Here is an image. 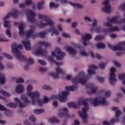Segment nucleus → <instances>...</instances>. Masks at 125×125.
I'll list each match as a JSON object with an SVG mask.
<instances>
[{
    "label": "nucleus",
    "instance_id": "nucleus-1",
    "mask_svg": "<svg viewBox=\"0 0 125 125\" xmlns=\"http://www.w3.org/2000/svg\"><path fill=\"white\" fill-rule=\"evenodd\" d=\"M22 49L23 46L21 44L17 45V44L14 43L12 46V51L13 53L15 54L17 59L21 62H28L30 65H34L35 62H34V60L32 58H29L27 59L25 56L22 55V52L20 50H22Z\"/></svg>",
    "mask_w": 125,
    "mask_h": 125
},
{
    "label": "nucleus",
    "instance_id": "nucleus-2",
    "mask_svg": "<svg viewBox=\"0 0 125 125\" xmlns=\"http://www.w3.org/2000/svg\"><path fill=\"white\" fill-rule=\"evenodd\" d=\"M121 20L120 21H118V17H114L111 18L108 20V22H104L103 24V25L104 27H107L109 28L108 29H112V31H111V33L113 32H119L120 31V28L118 26L113 27V23L115 24H121Z\"/></svg>",
    "mask_w": 125,
    "mask_h": 125
},
{
    "label": "nucleus",
    "instance_id": "nucleus-3",
    "mask_svg": "<svg viewBox=\"0 0 125 125\" xmlns=\"http://www.w3.org/2000/svg\"><path fill=\"white\" fill-rule=\"evenodd\" d=\"M87 76H85L84 72H81L79 73L78 76L74 77L72 79L71 82L74 84H77V83H81L83 85L86 84V79Z\"/></svg>",
    "mask_w": 125,
    "mask_h": 125
},
{
    "label": "nucleus",
    "instance_id": "nucleus-4",
    "mask_svg": "<svg viewBox=\"0 0 125 125\" xmlns=\"http://www.w3.org/2000/svg\"><path fill=\"white\" fill-rule=\"evenodd\" d=\"M83 103L84 105V107L82 108V111L79 112V114L80 116L82 119L83 123V124H88V119H87L88 115H87V113L86 112L88 111V110H89V107L87 106V104L85 101H83Z\"/></svg>",
    "mask_w": 125,
    "mask_h": 125
},
{
    "label": "nucleus",
    "instance_id": "nucleus-5",
    "mask_svg": "<svg viewBox=\"0 0 125 125\" xmlns=\"http://www.w3.org/2000/svg\"><path fill=\"white\" fill-rule=\"evenodd\" d=\"M18 14H19V11L17 9H14L13 12L9 13L6 16L3 18L4 21V27L5 28H10V21H6L9 17H13L15 19L18 18Z\"/></svg>",
    "mask_w": 125,
    "mask_h": 125
},
{
    "label": "nucleus",
    "instance_id": "nucleus-6",
    "mask_svg": "<svg viewBox=\"0 0 125 125\" xmlns=\"http://www.w3.org/2000/svg\"><path fill=\"white\" fill-rule=\"evenodd\" d=\"M21 99L23 103L21 102V101L18 98H15L14 99L15 102L18 103L20 108H25V107L29 106V104L31 103V101L25 94H23L21 96Z\"/></svg>",
    "mask_w": 125,
    "mask_h": 125
},
{
    "label": "nucleus",
    "instance_id": "nucleus-7",
    "mask_svg": "<svg viewBox=\"0 0 125 125\" xmlns=\"http://www.w3.org/2000/svg\"><path fill=\"white\" fill-rule=\"evenodd\" d=\"M39 19H44L45 23H43L42 21L40 22L39 26L40 28H44L46 26H53V21L48 18L46 15L39 14Z\"/></svg>",
    "mask_w": 125,
    "mask_h": 125
},
{
    "label": "nucleus",
    "instance_id": "nucleus-8",
    "mask_svg": "<svg viewBox=\"0 0 125 125\" xmlns=\"http://www.w3.org/2000/svg\"><path fill=\"white\" fill-rule=\"evenodd\" d=\"M27 94L30 98H31V100H33V103H35L34 98L35 97V98H38L39 96H40V92L38 91H36L34 92H32V90H33V86L32 85L29 84L27 86Z\"/></svg>",
    "mask_w": 125,
    "mask_h": 125
},
{
    "label": "nucleus",
    "instance_id": "nucleus-9",
    "mask_svg": "<svg viewBox=\"0 0 125 125\" xmlns=\"http://www.w3.org/2000/svg\"><path fill=\"white\" fill-rule=\"evenodd\" d=\"M55 52L57 54V55L54 51H52L51 54L52 56H53L54 57L56 56L57 60H60L61 61V60H63V57H64V56H66V53L62 52L61 49L60 48H56Z\"/></svg>",
    "mask_w": 125,
    "mask_h": 125
},
{
    "label": "nucleus",
    "instance_id": "nucleus-10",
    "mask_svg": "<svg viewBox=\"0 0 125 125\" xmlns=\"http://www.w3.org/2000/svg\"><path fill=\"white\" fill-rule=\"evenodd\" d=\"M116 72V68L115 67H111L110 68V73L109 74V83L111 85L114 86L115 85V83H117V79L116 77V74L115 73Z\"/></svg>",
    "mask_w": 125,
    "mask_h": 125
},
{
    "label": "nucleus",
    "instance_id": "nucleus-11",
    "mask_svg": "<svg viewBox=\"0 0 125 125\" xmlns=\"http://www.w3.org/2000/svg\"><path fill=\"white\" fill-rule=\"evenodd\" d=\"M59 74L65 75V72H64V70L60 67H57L56 69V73L54 72H49L48 75L49 76L52 77L55 80H58V79H59Z\"/></svg>",
    "mask_w": 125,
    "mask_h": 125
},
{
    "label": "nucleus",
    "instance_id": "nucleus-12",
    "mask_svg": "<svg viewBox=\"0 0 125 125\" xmlns=\"http://www.w3.org/2000/svg\"><path fill=\"white\" fill-rule=\"evenodd\" d=\"M25 13L27 16V21L30 22V23H34V22H35L36 14L32 10L29 9L25 10Z\"/></svg>",
    "mask_w": 125,
    "mask_h": 125
},
{
    "label": "nucleus",
    "instance_id": "nucleus-13",
    "mask_svg": "<svg viewBox=\"0 0 125 125\" xmlns=\"http://www.w3.org/2000/svg\"><path fill=\"white\" fill-rule=\"evenodd\" d=\"M104 7L102 8V11L105 13H109L111 11V5L110 4V0H106L103 2Z\"/></svg>",
    "mask_w": 125,
    "mask_h": 125
},
{
    "label": "nucleus",
    "instance_id": "nucleus-14",
    "mask_svg": "<svg viewBox=\"0 0 125 125\" xmlns=\"http://www.w3.org/2000/svg\"><path fill=\"white\" fill-rule=\"evenodd\" d=\"M95 32L96 33H105V34H109V33H111V31H112V29L110 28V29H107V28H105V29H103V28H102V27H100V26H97L94 29Z\"/></svg>",
    "mask_w": 125,
    "mask_h": 125
},
{
    "label": "nucleus",
    "instance_id": "nucleus-15",
    "mask_svg": "<svg viewBox=\"0 0 125 125\" xmlns=\"http://www.w3.org/2000/svg\"><path fill=\"white\" fill-rule=\"evenodd\" d=\"M68 95H69V92H66V91H62V95H58V99H59V101H60L61 102H65Z\"/></svg>",
    "mask_w": 125,
    "mask_h": 125
},
{
    "label": "nucleus",
    "instance_id": "nucleus-16",
    "mask_svg": "<svg viewBox=\"0 0 125 125\" xmlns=\"http://www.w3.org/2000/svg\"><path fill=\"white\" fill-rule=\"evenodd\" d=\"M14 25L15 26H19V34L20 36H21V37H23L24 36V28H25V25L23 23H21L19 24V23L17 22H14Z\"/></svg>",
    "mask_w": 125,
    "mask_h": 125
},
{
    "label": "nucleus",
    "instance_id": "nucleus-17",
    "mask_svg": "<svg viewBox=\"0 0 125 125\" xmlns=\"http://www.w3.org/2000/svg\"><path fill=\"white\" fill-rule=\"evenodd\" d=\"M62 110L63 112L59 113L58 117L60 118H71V115L69 114L67 108L64 107Z\"/></svg>",
    "mask_w": 125,
    "mask_h": 125
},
{
    "label": "nucleus",
    "instance_id": "nucleus-18",
    "mask_svg": "<svg viewBox=\"0 0 125 125\" xmlns=\"http://www.w3.org/2000/svg\"><path fill=\"white\" fill-rule=\"evenodd\" d=\"M89 69L87 70L88 75H95V70H97V66L94 65H89L88 66Z\"/></svg>",
    "mask_w": 125,
    "mask_h": 125
},
{
    "label": "nucleus",
    "instance_id": "nucleus-19",
    "mask_svg": "<svg viewBox=\"0 0 125 125\" xmlns=\"http://www.w3.org/2000/svg\"><path fill=\"white\" fill-rule=\"evenodd\" d=\"M99 104V105H102L103 106H107L109 103L107 102L106 98L104 97H98Z\"/></svg>",
    "mask_w": 125,
    "mask_h": 125
},
{
    "label": "nucleus",
    "instance_id": "nucleus-20",
    "mask_svg": "<svg viewBox=\"0 0 125 125\" xmlns=\"http://www.w3.org/2000/svg\"><path fill=\"white\" fill-rule=\"evenodd\" d=\"M36 30V27L34 25H31L30 27V30L27 31L26 33V38H30L32 36H33V34H34V32Z\"/></svg>",
    "mask_w": 125,
    "mask_h": 125
},
{
    "label": "nucleus",
    "instance_id": "nucleus-21",
    "mask_svg": "<svg viewBox=\"0 0 125 125\" xmlns=\"http://www.w3.org/2000/svg\"><path fill=\"white\" fill-rule=\"evenodd\" d=\"M40 96H41V94H40V95L38 98L34 97V102H33V100H31L32 102V104L33 105H36V104H37V103H38V104L40 106H42V104H44V103H43V101L40 99Z\"/></svg>",
    "mask_w": 125,
    "mask_h": 125
},
{
    "label": "nucleus",
    "instance_id": "nucleus-22",
    "mask_svg": "<svg viewBox=\"0 0 125 125\" xmlns=\"http://www.w3.org/2000/svg\"><path fill=\"white\" fill-rule=\"evenodd\" d=\"M90 103L91 105H93L94 107L99 106V101L98 98H95L94 99L90 98Z\"/></svg>",
    "mask_w": 125,
    "mask_h": 125
},
{
    "label": "nucleus",
    "instance_id": "nucleus-23",
    "mask_svg": "<svg viewBox=\"0 0 125 125\" xmlns=\"http://www.w3.org/2000/svg\"><path fill=\"white\" fill-rule=\"evenodd\" d=\"M22 43L24 45L26 50H31L32 47H31V42L29 41H22Z\"/></svg>",
    "mask_w": 125,
    "mask_h": 125
},
{
    "label": "nucleus",
    "instance_id": "nucleus-24",
    "mask_svg": "<svg viewBox=\"0 0 125 125\" xmlns=\"http://www.w3.org/2000/svg\"><path fill=\"white\" fill-rule=\"evenodd\" d=\"M35 54L36 55H42L44 56L47 54V52L45 50L42 49V48H39L38 50L36 51Z\"/></svg>",
    "mask_w": 125,
    "mask_h": 125
},
{
    "label": "nucleus",
    "instance_id": "nucleus-25",
    "mask_svg": "<svg viewBox=\"0 0 125 125\" xmlns=\"http://www.w3.org/2000/svg\"><path fill=\"white\" fill-rule=\"evenodd\" d=\"M25 88L24 86L21 84L18 85L16 87V91L17 93H23Z\"/></svg>",
    "mask_w": 125,
    "mask_h": 125
},
{
    "label": "nucleus",
    "instance_id": "nucleus-26",
    "mask_svg": "<svg viewBox=\"0 0 125 125\" xmlns=\"http://www.w3.org/2000/svg\"><path fill=\"white\" fill-rule=\"evenodd\" d=\"M66 50L69 52L70 54L73 55V56H75L76 54H77V50L74 48V47L71 46H69L66 47Z\"/></svg>",
    "mask_w": 125,
    "mask_h": 125
},
{
    "label": "nucleus",
    "instance_id": "nucleus-27",
    "mask_svg": "<svg viewBox=\"0 0 125 125\" xmlns=\"http://www.w3.org/2000/svg\"><path fill=\"white\" fill-rule=\"evenodd\" d=\"M48 59L49 61H50V63H54V64H55V65H56V66H61V65H63L62 62H58L55 61L53 59V58L51 56H49L48 57Z\"/></svg>",
    "mask_w": 125,
    "mask_h": 125
},
{
    "label": "nucleus",
    "instance_id": "nucleus-28",
    "mask_svg": "<svg viewBox=\"0 0 125 125\" xmlns=\"http://www.w3.org/2000/svg\"><path fill=\"white\" fill-rule=\"evenodd\" d=\"M78 88V85H73L71 86H66L65 90H67L66 92H68V91H74L75 89H77Z\"/></svg>",
    "mask_w": 125,
    "mask_h": 125
},
{
    "label": "nucleus",
    "instance_id": "nucleus-29",
    "mask_svg": "<svg viewBox=\"0 0 125 125\" xmlns=\"http://www.w3.org/2000/svg\"><path fill=\"white\" fill-rule=\"evenodd\" d=\"M69 4L72 5V6H73V7H76V8H83V5L79 3H73L72 2H70Z\"/></svg>",
    "mask_w": 125,
    "mask_h": 125
},
{
    "label": "nucleus",
    "instance_id": "nucleus-30",
    "mask_svg": "<svg viewBox=\"0 0 125 125\" xmlns=\"http://www.w3.org/2000/svg\"><path fill=\"white\" fill-rule=\"evenodd\" d=\"M91 39H92V35L90 34H86L82 36L83 41H88V40H91Z\"/></svg>",
    "mask_w": 125,
    "mask_h": 125
},
{
    "label": "nucleus",
    "instance_id": "nucleus-31",
    "mask_svg": "<svg viewBox=\"0 0 125 125\" xmlns=\"http://www.w3.org/2000/svg\"><path fill=\"white\" fill-rule=\"evenodd\" d=\"M5 83V75L0 72V83L4 84Z\"/></svg>",
    "mask_w": 125,
    "mask_h": 125
},
{
    "label": "nucleus",
    "instance_id": "nucleus-32",
    "mask_svg": "<svg viewBox=\"0 0 125 125\" xmlns=\"http://www.w3.org/2000/svg\"><path fill=\"white\" fill-rule=\"evenodd\" d=\"M49 121L51 124H59L60 121L56 117H52L49 119Z\"/></svg>",
    "mask_w": 125,
    "mask_h": 125
},
{
    "label": "nucleus",
    "instance_id": "nucleus-33",
    "mask_svg": "<svg viewBox=\"0 0 125 125\" xmlns=\"http://www.w3.org/2000/svg\"><path fill=\"white\" fill-rule=\"evenodd\" d=\"M39 44H41V45H44V46L46 47H49L51 46V44L50 42L44 41L39 42Z\"/></svg>",
    "mask_w": 125,
    "mask_h": 125
},
{
    "label": "nucleus",
    "instance_id": "nucleus-34",
    "mask_svg": "<svg viewBox=\"0 0 125 125\" xmlns=\"http://www.w3.org/2000/svg\"><path fill=\"white\" fill-rule=\"evenodd\" d=\"M44 4V1H42L39 2L37 4V8L39 10H42L43 9V5Z\"/></svg>",
    "mask_w": 125,
    "mask_h": 125
},
{
    "label": "nucleus",
    "instance_id": "nucleus-35",
    "mask_svg": "<svg viewBox=\"0 0 125 125\" xmlns=\"http://www.w3.org/2000/svg\"><path fill=\"white\" fill-rule=\"evenodd\" d=\"M118 78L121 81H123V84L124 85H125V73H123L122 74L119 75L118 76Z\"/></svg>",
    "mask_w": 125,
    "mask_h": 125
},
{
    "label": "nucleus",
    "instance_id": "nucleus-36",
    "mask_svg": "<svg viewBox=\"0 0 125 125\" xmlns=\"http://www.w3.org/2000/svg\"><path fill=\"white\" fill-rule=\"evenodd\" d=\"M67 105L69 108L72 107V108H74V109H76V108H78V104H77L74 103L73 102L68 103Z\"/></svg>",
    "mask_w": 125,
    "mask_h": 125
},
{
    "label": "nucleus",
    "instance_id": "nucleus-37",
    "mask_svg": "<svg viewBox=\"0 0 125 125\" xmlns=\"http://www.w3.org/2000/svg\"><path fill=\"white\" fill-rule=\"evenodd\" d=\"M6 106L10 108H13L14 109V108H16L17 107V104L13 103H10L6 104Z\"/></svg>",
    "mask_w": 125,
    "mask_h": 125
},
{
    "label": "nucleus",
    "instance_id": "nucleus-38",
    "mask_svg": "<svg viewBox=\"0 0 125 125\" xmlns=\"http://www.w3.org/2000/svg\"><path fill=\"white\" fill-rule=\"evenodd\" d=\"M50 8H57L59 7V4H55L53 2H51L49 4Z\"/></svg>",
    "mask_w": 125,
    "mask_h": 125
},
{
    "label": "nucleus",
    "instance_id": "nucleus-39",
    "mask_svg": "<svg viewBox=\"0 0 125 125\" xmlns=\"http://www.w3.org/2000/svg\"><path fill=\"white\" fill-rule=\"evenodd\" d=\"M33 112L35 114L39 115L40 114H42V113H44V109H35Z\"/></svg>",
    "mask_w": 125,
    "mask_h": 125
},
{
    "label": "nucleus",
    "instance_id": "nucleus-40",
    "mask_svg": "<svg viewBox=\"0 0 125 125\" xmlns=\"http://www.w3.org/2000/svg\"><path fill=\"white\" fill-rule=\"evenodd\" d=\"M97 47L99 49H104V48H105V44L103 43H99L97 44Z\"/></svg>",
    "mask_w": 125,
    "mask_h": 125
},
{
    "label": "nucleus",
    "instance_id": "nucleus-41",
    "mask_svg": "<svg viewBox=\"0 0 125 125\" xmlns=\"http://www.w3.org/2000/svg\"><path fill=\"white\" fill-rule=\"evenodd\" d=\"M107 64L105 62H101L99 63V67L100 68V69H102V70H104L105 68H106V66Z\"/></svg>",
    "mask_w": 125,
    "mask_h": 125
},
{
    "label": "nucleus",
    "instance_id": "nucleus-42",
    "mask_svg": "<svg viewBox=\"0 0 125 125\" xmlns=\"http://www.w3.org/2000/svg\"><path fill=\"white\" fill-rule=\"evenodd\" d=\"M0 93H1V94H2V95H3L4 96H7V97L10 96V94L9 93H7L6 91L3 90H0Z\"/></svg>",
    "mask_w": 125,
    "mask_h": 125
},
{
    "label": "nucleus",
    "instance_id": "nucleus-43",
    "mask_svg": "<svg viewBox=\"0 0 125 125\" xmlns=\"http://www.w3.org/2000/svg\"><path fill=\"white\" fill-rule=\"evenodd\" d=\"M49 101H50V99H49V98H48V97H47V96H44V97L43 98V102L44 104L48 103V102H49Z\"/></svg>",
    "mask_w": 125,
    "mask_h": 125
},
{
    "label": "nucleus",
    "instance_id": "nucleus-44",
    "mask_svg": "<svg viewBox=\"0 0 125 125\" xmlns=\"http://www.w3.org/2000/svg\"><path fill=\"white\" fill-rule=\"evenodd\" d=\"M102 40H104V36L102 35L97 36L95 38V41H102Z\"/></svg>",
    "mask_w": 125,
    "mask_h": 125
},
{
    "label": "nucleus",
    "instance_id": "nucleus-45",
    "mask_svg": "<svg viewBox=\"0 0 125 125\" xmlns=\"http://www.w3.org/2000/svg\"><path fill=\"white\" fill-rule=\"evenodd\" d=\"M2 55H3V56H4V57H6V58H7V59H9L10 60H11L13 59L11 56L7 53H2Z\"/></svg>",
    "mask_w": 125,
    "mask_h": 125
},
{
    "label": "nucleus",
    "instance_id": "nucleus-46",
    "mask_svg": "<svg viewBox=\"0 0 125 125\" xmlns=\"http://www.w3.org/2000/svg\"><path fill=\"white\" fill-rule=\"evenodd\" d=\"M83 101H85V102L87 104V106H88V104H87V101H86V100H83L82 101H78V103L76 104L77 105V108H78V107H79V106H81V105H82V104L83 105V106L84 107V104L83 103Z\"/></svg>",
    "mask_w": 125,
    "mask_h": 125
},
{
    "label": "nucleus",
    "instance_id": "nucleus-47",
    "mask_svg": "<svg viewBox=\"0 0 125 125\" xmlns=\"http://www.w3.org/2000/svg\"><path fill=\"white\" fill-rule=\"evenodd\" d=\"M80 55L81 56H85V57H87L88 56V54L85 52L84 50H82L80 51Z\"/></svg>",
    "mask_w": 125,
    "mask_h": 125
},
{
    "label": "nucleus",
    "instance_id": "nucleus-48",
    "mask_svg": "<svg viewBox=\"0 0 125 125\" xmlns=\"http://www.w3.org/2000/svg\"><path fill=\"white\" fill-rule=\"evenodd\" d=\"M46 34V32H41L38 34V36L40 37V38H42V39H43V38L45 37Z\"/></svg>",
    "mask_w": 125,
    "mask_h": 125
},
{
    "label": "nucleus",
    "instance_id": "nucleus-49",
    "mask_svg": "<svg viewBox=\"0 0 125 125\" xmlns=\"http://www.w3.org/2000/svg\"><path fill=\"white\" fill-rule=\"evenodd\" d=\"M53 25L52 26H51V25H49L50 27H51V29H48L47 30V32H48V33H51V32H52V33H53V31L55 30V28L54 27V21H53Z\"/></svg>",
    "mask_w": 125,
    "mask_h": 125
},
{
    "label": "nucleus",
    "instance_id": "nucleus-50",
    "mask_svg": "<svg viewBox=\"0 0 125 125\" xmlns=\"http://www.w3.org/2000/svg\"><path fill=\"white\" fill-rule=\"evenodd\" d=\"M121 115H123V112L121 110H117L115 112V117H120Z\"/></svg>",
    "mask_w": 125,
    "mask_h": 125
},
{
    "label": "nucleus",
    "instance_id": "nucleus-51",
    "mask_svg": "<svg viewBox=\"0 0 125 125\" xmlns=\"http://www.w3.org/2000/svg\"><path fill=\"white\" fill-rule=\"evenodd\" d=\"M6 34L7 36H8L9 38H11L12 37V34L10 32V29H8L6 30Z\"/></svg>",
    "mask_w": 125,
    "mask_h": 125
},
{
    "label": "nucleus",
    "instance_id": "nucleus-52",
    "mask_svg": "<svg viewBox=\"0 0 125 125\" xmlns=\"http://www.w3.org/2000/svg\"><path fill=\"white\" fill-rule=\"evenodd\" d=\"M30 121H31L32 123H35L36 119V117L33 115H31L29 117Z\"/></svg>",
    "mask_w": 125,
    "mask_h": 125
},
{
    "label": "nucleus",
    "instance_id": "nucleus-53",
    "mask_svg": "<svg viewBox=\"0 0 125 125\" xmlns=\"http://www.w3.org/2000/svg\"><path fill=\"white\" fill-rule=\"evenodd\" d=\"M16 83H24V79L22 78H18L16 80Z\"/></svg>",
    "mask_w": 125,
    "mask_h": 125
},
{
    "label": "nucleus",
    "instance_id": "nucleus-54",
    "mask_svg": "<svg viewBox=\"0 0 125 125\" xmlns=\"http://www.w3.org/2000/svg\"><path fill=\"white\" fill-rule=\"evenodd\" d=\"M4 111H5V115H6V116L9 117V116L11 115V112H10V110H8V109L6 108V110H5Z\"/></svg>",
    "mask_w": 125,
    "mask_h": 125
},
{
    "label": "nucleus",
    "instance_id": "nucleus-55",
    "mask_svg": "<svg viewBox=\"0 0 125 125\" xmlns=\"http://www.w3.org/2000/svg\"><path fill=\"white\" fill-rule=\"evenodd\" d=\"M42 88L45 90H51V87L47 85H43Z\"/></svg>",
    "mask_w": 125,
    "mask_h": 125
},
{
    "label": "nucleus",
    "instance_id": "nucleus-56",
    "mask_svg": "<svg viewBox=\"0 0 125 125\" xmlns=\"http://www.w3.org/2000/svg\"><path fill=\"white\" fill-rule=\"evenodd\" d=\"M98 23V21H97V20L96 19H94L92 24V27H93L94 28V27H96V26H97Z\"/></svg>",
    "mask_w": 125,
    "mask_h": 125
},
{
    "label": "nucleus",
    "instance_id": "nucleus-57",
    "mask_svg": "<svg viewBox=\"0 0 125 125\" xmlns=\"http://www.w3.org/2000/svg\"><path fill=\"white\" fill-rule=\"evenodd\" d=\"M118 9L121 10L125 11V3L120 5V6L118 7Z\"/></svg>",
    "mask_w": 125,
    "mask_h": 125
},
{
    "label": "nucleus",
    "instance_id": "nucleus-58",
    "mask_svg": "<svg viewBox=\"0 0 125 125\" xmlns=\"http://www.w3.org/2000/svg\"><path fill=\"white\" fill-rule=\"evenodd\" d=\"M38 61L39 63L41 64V65H42V66H45V65H46V62H45L44 61H42V60H39Z\"/></svg>",
    "mask_w": 125,
    "mask_h": 125
},
{
    "label": "nucleus",
    "instance_id": "nucleus-59",
    "mask_svg": "<svg viewBox=\"0 0 125 125\" xmlns=\"http://www.w3.org/2000/svg\"><path fill=\"white\" fill-rule=\"evenodd\" d=\"M96 79L97 80H98L99 82H100V83H104V78L97 77Z\"/></svg>",
    "mask_w": 125,
    "mask_h": 125
},
{
    "label": "nucleus",
    "instance_id": "nucleus-60",
    "mask_svg": "<svg viewBox=\"0 0 125 125\" xmlns=\"http://www.w3.org/2000/svg\"><path fill=\"white\" fill-rule=\"evenodd\" d=\"M84 19L85 21H87V22H92V19L89 17H85Z\"/></svg>",
    "mask_w": 125,
    "mask_h": 125
},
{
    "label": "nucleus",
    "instance_id": "nucleus-61",
    "mask_svg": "<svg viewBox=\"0 0 125 125\" xmlns=\"http://www.w3.org/2000/svg\"><path fill=\"white\" fill-rule=\"evenodd\" d=\"M62 36L63 37V38H71V36H70V35H69L65 32L62 33Z\"/></svg>",
    "mask_w": 125,
    "mask_h": 125
},
{
    "label": "nucleus",
    "instance_id": "nucleus-62",
    "mask_svg": "<svg viewBox=\"0 0 125 125\" xmlns=\"http://www.w3.org/2000/svg\"><path fill=\"white\" fill-rule=\"evenodd\" d=\"M97 90V88H96V87H93L91 89V93H92V94H93L94 93H96Z\"/></svg>",
    "mask_w": 125,
    "mask_h": 125
},
{
    "label": "nucleus",
    "instance_id": "nucleus-63",
    "mask_svg": "<svg viewBox=\"0 0 125 125\" xmlns=\"http://www.w3.org/2000/svg\"><path fill=\"white\" fill-rule=\"evenodd\" d=\"M77 25H78V23L76 22H72L71 23V27L73 29H76L77 28Z\"/></svg>",
    "mask_w": 125,
    "mask_h": 125
},
{
    "label": "nucleus",
    "instance_id": "nucleus-64",
    "mask_svg": "<svg viewBox=\"0 0 125 125\" xmlns=\"http://www.w3.org/2000/svg\"><path fill=\"white\" fill-rule=\"evenodd\" d=\"M25 3L27 5H31L32 3V0H26Z\"/></svg>",
    "mask_w": 125,
    "mask_h": 125
}]
</instances>
